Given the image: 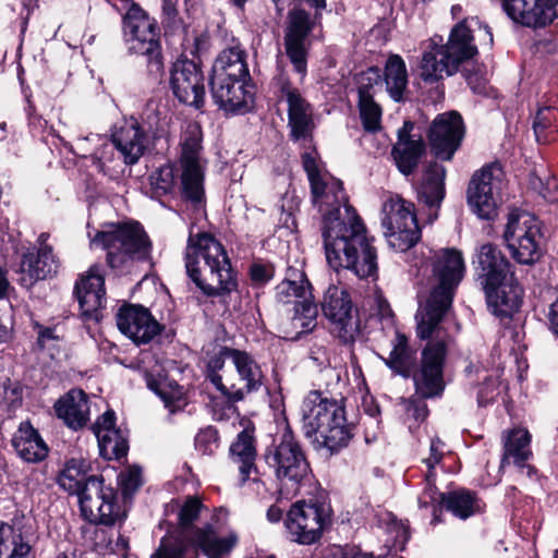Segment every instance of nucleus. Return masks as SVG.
Listing matches in <instances>:
<instances>
[{"mask_svg":"<svg viewBox=\"0 0 558 558\" xmlns=\"http://www.w3.org/2000/svg\"><path fill=\"white\" fill-rule=\"evenodd\" d=\"M303 168L307 173L313 203L330 205L324 215L322 236L327 263L335 270H352L359 278H378L376 250L369 244L366 229L355 209L348 204L342 182L330 177L327 183L319 173L315 157L302 155Z\"/></svg>","mask_w":558,"mask_h":558,"instance_id":"1","label":"nucleus"},{"mask_svg":"<svg viewBox=\"0 0 558 558\" xmlns=\"http://www.w3.org/2000/svg\"><path fill=\"white\" fill-rule=\"evenodd\" d=\"M471 264L488 311L500 319H511L523 304L524 291L509 258L497 244L486 242L475 248Z\"/></svg>","mask_w":558,"mask_h":558,"instance_id":"2","label":"nucleus"},{"mask_svg":"<svg viewBox=\"0 0 558 558\" xmlns=\"http://www.w3.org/2000/svg\"><path fill=\"white\" fill-rule=\"evenodd\" d=\"M186 274L207 296L230 293L238 282L230 259L211 234H190L185 251Z\"/></svg>","mask_w":558,"mask_h":558,"instance_id":"3","label":"nucleus"},{"mask_svg":"<svg viewBox=\"0 0 558 558\" xmlns=\"http://www.w3.org/2000/svg\"><path fill=\"white\" fill-rule=\"evenodd\" d=\"M448 344L445 340L426 342L421 351L420 362L412 348H393L388 359V366L403 378H412L415 393L422 399L440 398L446 388L445 365Z\"/></svg>","mask_w":558,"mask_h":558,"instance_id":"4","label":"nucleus"},{"mask_svg":"<svg viewBox=\"0 0 558 558\" xmlns=\"http://www.w3.org/2000/svg\"><path fill=\"white\" fill-rule=\"evenodd\" d=\"M303 422L305 435L314 436L317 449L332 454L349 444L351 434L343 405L337 400L323 398L319 391H312L305 399Z\"/></svg>","mask_w":558,"mask_h":558,"instance_id":"5","label":"nucleus"},{"mask_svg":"<svg viewBox=\"0 0 558 558\" xmlns=\"http://www.w3.org/2000/svg\"><path fill=\"white\" fill-rule=\"evenodd\" d=\"M92 245L106 250L107 264L120 272H131L138 264L151 265V243L138 222L110 225L96 233Z\"/></svg>","mask_w":558,"mask_h":558,"instance_id":"6","label":"nucleus"},{"mask_svg":"<svg viewBox=\"0 0 558 558\" xmlns=\"http://www.w3.org/2000/svg\"><path fill=\"white\" fill-rule=\"evenodd\" d=\"M502 239L519 265L534 266L546 253L544 222L525 210L513 208L509 211Z\"/></svg>","mask_w":558,"mask_h":558,"instance_id":"7","label":"nucleus"},{"mask_svg":"<svg viewBox=\"0 0 558 558\" xmlns=\"http://www.w3.org/2000/svg\"><path fill=\"white\" fill-rule=\"evenodd\" d=\"M265 461L274 470L281 485L294 489H298L311 474L305 451L289 425H286L267 448Z\"/></svg>","mask_w":558,"mask_h":558,"instance_id":"8","label":"nucleus"},{"mask_svg":"<svg viewBox=\"0 0 558 558\" xmlns=\"http://www.w3.org/2000/svg\"><path fill=\"white\" fill-rule=\"evenodd\" d=\"M202 128L197 123L186 125L181 140V194L185 201L195 206L204 204L205 199V167L202 158Z\"/></svg>","mask_w":558,"mask_h":558,"instance_id":"9","label":"nucleus"},{"mask_svg":"<svg viewBox=\"0 0 558 558\" xmlns=\"http://www.w3.org/2000/svg\"><path fill=\"white\" fill-rule=\"evenodd\" d=\"M123 34L129 50L146 57L151 73H161L163 62L157 23L136 3H132L123 17Z\"/></svg>","mask_w":558,"mask_h":558,"instance_id":"10","label":"nucleus"},{"mask_svg":"<svg viewBox=\"0 0 558 558\" xmlns=\"http://www.w3.org/2000/svg\"><path fill=\"white\" fill-rule=\"evenodd\" d=\"M203 510L205 506L198 497H185L179 505L178 530L174 532L187 536L191 545L199 546L209 558H220L232 548L234 542L230 538H219L210 523L194 527Z\"/></svg>","mask_w":558,"mask_h":558,"instance_id":"11","label":"nucleus"},{"mask_svg":"<svg viewBox=\"0 0 558 558\" xmlns=\"http://www.w3.org/2000/svg\"><path fill=\"white\" fill-rule=\"evenodd\" d=\"M504 170L498 161L476 170L466 187V204L478 219L494 221L498 216V194Z\"/></svg>","mask_w":558,"mask_h":558,"instance_id":"12","label":"nucleus"},{"mask_svg":"<svg viewBox=\"0 0 558 558\" xmlns=\"http://www.w3.org/2000/svg\"><path fill=\"white\" fill-rule=\"evenodd\" d=\"M77 496L81 514L87 522L111 526L124 518L116 490L100 475H90Z\"/></svg>","mask_w":558,"mask_h":558,"instance_id":"13","label":"nucleus"},{"mask_svg":"<svg viewBox=\"0 0 558 558\" xmlns=\"http://www.w3.org/2000/svg\"><path fill=\"white\" fill-rule=\"evenodd\" d=\"M465 272L464 258L461 251L445 248L432 264L433 277L437 284L430 292L433 303L439 308V318L444 317L452 304L456 291Z\"/></svg>","mask_w":558,"mask_h":558,"instance_id":"14","label":"nucleus"},{"mask_svg":"<svg viewBox=\"0 0 558 558\" xmlns=\"http://www.w3.org/2000/svg\"><path fill=\"white\" fill-rule=\"evenodd\" d=\"M330 520V508L324 504L298 501L291 506L286 527L293 542L311 545L317 542Z\"/></svg>","mask_w":558,"mask_h":558,"instance_id":"15","label":"nucleus"},{"mask_svg":"<svg viewBox=\"0 0 558 558\" xmlns=\"http://www.w3.org/2000/svg\"><path fill=\"white\" fill-rule=\"evenodd\" d=\"M319 17V12H316L312 17L310 13L301 8H294L288 13L284 31L286 53L294 70L301 75L306 73L307 53L311 46L310 34Z\"/></svg>","mask_w":558,"mask_h":558,"instance_id":"16","label":"nucleus"},{"mask_svg":"<svg viewBox=\"0 0 558 558\" xmlns=\"http://www.w3.org/2000/svg\"><path fill=\"white\" fill-rule=\"evenodd\" d=\"M464 135L465 124L460 112L450 110L438 113L427 130L430 151L437 159L451 161Z\"/></svg>","mask_w":558,"mask_h":558,"instance_id":"17","label":"nucleus"},{"mask_svg":"<svg viewBox=\"0 0 558 558\" xmlns=\"http://www.w3.org/2000/svg\"><path fill=\"white\" fill-rule=\"evenodd\" d=\"M276 299L283 304L294 305L293 324L307 332L315 327L317 306L312 301L311 283L303 274L298 279H287L276 287Z\"/></svg>","mask_w":558,"mask_h":558,"instance_id":"18","label":"nucleus"},{"mask_svg":"<svg viewBox=\"0 0 558 558\" xmlns=\"http://www.w3.org/2000/svg\"><path fill=\"white\" fill-rule=\"evenodd\" d=\"M223 354L231 360L238 373V380L231 373L228 379V397L227 401L231 404L242 401L245 396L256 391L262 386L263 374L259 365L245 351L223 347Z\"/></svg>","mask_w":558,"mask_h":558,"instance_id":"19","label":"nucleus"},{"mask_svg":"<svg viewBox=\"0 0 558 558\" xmlns=\"http://www.w3.org/2000/svg\"><path fill=\"white\" fill-rule=\"evenodd\" d=\"M170 86L180 102L196 109L204 106V75L196 62L187 59L177 60L171 70Z\"/></svg>","mask_w":558,"mask_h":558,"instance_id":"20","label":"nucleus"},{"mask_svg":"<svg viewBox=\"0 0 558 558\" xmlns=\"http://www.w3.org/2000/svg\"><path fill=\"white\" fill-rule=\"evenodd\" d=\"M322 310L343 342L353 341L357 333V324L352 315L351 296L343 287L333 284L328 287L324 294Z\"/></svg>","mask_w":558,"mask_h":558,"instance_id":"21","label":"nucleus"},{"mask_svg":"<svg viewBox=\"0 0 558 558\" xmlns=\"http://www.w3.org/2000/svg\"><path fill=\"white\" fill-rule=\"evenodd\" d=\"M501 8L513 23L534 29L558 17V0H501Z\"/></svg>","mask_w":558,"mask_h":558,"instance_id":"22","label":"nucleus"},{"mask_svg":"<svg viewBox=\"0 0 558 558\" xmlns=\"http://www.w3.org/2000/svg\"><path fill=\"white\" fill-rule=\"evenodd\" d=\"M117 326L136 344L148 343L160 332L158 322L141 305L122 306L117 314Z\"/></svg>","mask_w":558,"mask_h":558,"instance_id":"23","label":"nucleus"},{"mask_svg":"<svg viewBox=\"0 0 558 558\" xmlns=\"http://www.w3.org/2000/svg\"><path fill=\"white\" fill-rule=\"evenodd\" d=\"M281 92L288 104V125L291 138L295 142H311L315 128L313 106L289 84L283 85Z\"/></svg>","mask_w":558,"mask_h":558,"instance_id":"24","label":"nucleus"},{"mask_svg":"<svg viewBox=\"0 0 558 558\" xmlns=\"http://www.w3.org/2000/svg\"><path fill=\"white\" fill-rule=\"evenodd\" d=\"M104 286L105 278L98 265H93L75 284L74 291L82 315L87 319L98 322L101 318V308L106 302Z\"/></svg>","mask_w":558,"mask_h":558,"instance_id":"25","label":"nucleus"},{"mask_svg":"<svg viewBox=\"0 0 558 558\" xmlns=\"http://www.w3.org/2000/svg\"><path fill=\"white\" fill-rule=\"evenodd\" d=\"M210 92L215 104L227 112L244 113L253 104L251 86L235 80H222L218 83L217 75L211 74Z\"/></svg>","mask_w":558,"mask_h":558,"instance_id":"26","label":"nucleus"},{"mask_svg":"<svg viewBox=\"0 0 558 558\" xmlns=\"http://www.w3.org/2000/svg\"><path fill=\"white\" fill-rule=\"evenodd\" d=\"M414 126L413 121L405 120L402 128L398 131V146L392 148L397 168L404 175H410L415 171L426 151V145L422 135H412Z\"/></svg>","mask_w":558,"mask_h":558,"instance_id":"27","label":"nucleus"},{"mask_svg":"<svg viewBox=\"0 0 558 558\" xmlns=\"http://www.w3.org/2000/svg\"><path fill=\"white\" fill-rule=\"evenodd\" d=\"M473 41L474 36L468 25V19H463L452 27L447 44L439 46L442 57L451 59V72H448V76L458 73L464 62L478 54V49Z\"/></svg>","mask_w":558,"mask_h":558,"instance_id":"28","label":"nucleus"},{"mask_svg":"<svg viewBox=\"0 0 558 558\" xmlns=\"http://www.w3.org/2000/svg\"><path fill=\"white\" fill-rule=\"evenodd\" d=\"M113 146L123 157L124 165H135L144 155L148 137L135 119L124 121L111 135Z\"/></svg>","mask_w":558,"mask_h":558,"instance_id":"29","label":"nucleus"},{"mask_svg":"<svg viewBox=\"0 0 558 558\" xmlns=\"http://www.w3.org/2000/svg\"><path fill=\"white\" fill-rule=\"evenodd\" d=\"M59 263L52 253V247L45 245L39 247L36 255L31 252L23 255L19 282L22 287L29 289L36 281L45 280L56 275Z\"/></svg>","mask_w":558,"mask_h":558,"instance_id":"30","label":"nucleus"},{"mask_svg":"<svg viewBox=\"0 0 558 558\" xmlns=\"http://www.w3.org/2000/svg\"><path fill=\"white\" fill-rule=\"evenodd\" d=\"M441 500L446 511L462 521L486 511V504L478 493L462 486L442 493Z\"/></svg>","mask_w":558,"mask_h":558,"instance_id":"31","label":"nucleus"},{"mask_svg":"<svg viewBox=\"0 0 558 558\" xmlns=\"http://www.w3.org/2000/svg\"><path fill=\"white\" fill-rule=\"evenodd\" d=\"M56 415L64 424L77 430L89 421V405L87 395L82 389H71L54 403Z\"/></svg>","mask_w":558,"mask_h":558,"instance_id":"32","label":"nucleus"},{"mask_svg":"<svg viewBox=\"0 0 558 558\" xmlns=\"http://www.w3.org/2000/svg\"><path fill=\"white\" fill-rule=\"evenodd\" d=\"M255 428L246 426L236 436V439L230 447L231 459L238 465L240 472V481L245 484L250 474H257L256 461V446H255Z\"/></svg>","mask_w":558,"mask_h":558,"instance_id":"33","label":"nucleus"},{"mask_svg":"<svg viewBox=\"0 0 558 558\" xmlns=\"http://www.w3.org/2000/svg\"><path fill=\"white\" fill-rule=\"evenodd\" d=\"M211 74L217 75L218 83L222 80H235L247 85L250 72L244 51L239 47L222 50L215 60Z\"/></svg>","mask_w":558,"mask_h":558,"instance_id":"34","label":"nucleus"},{"mask_svg":"<svg viewBox=\"0 0 558 558\" xmlns=\"http://www.w3.org/2000/svg\"><path fill=\"white\" fill-rule=\"evenodd\" d=\"M446 168L437 161H430L424 171L417 187V198L428 208H439L446 196Z\"/></svg>","mask_w":558,"mask_h":558,"instance_id":"35","label":"nucleus"},{"mask_svg":"<svg viewBox=\"0 0 558 558\" xmlns=\"http://www.w3.org/2000/svg\"><path fill=\"white\" fill-rule=\"evenodd\" d=\"M12 445L17 454L28 463L43 461L49 451L44 439L28 422L20 424L13 436Z\"/></svg>","mask_w":558,"mask_h":558,"instance_id":"36","label":"nucleus"},{"mask_svg":"<svg viewBox=\"0 0 558 558\" xmlns=\"http://www.w3.org/2000/svg\"><path fill=\"white\" fill-rule=\"evenodd\" d=\"M531 435L526 429H511L504 442V453L500 463L501 468L509 464L511 458L517 466L524 468L526 461L532 456V452L529 449Z\"/></svg>","mask_w":558,"mask_h":558,"instance_id":"37","label":"nucleus"},{"mask_svg":"<svg viewBox=\"0 0 558 558\" xmlns=\"http://www.w3.org/2000/svg\"><path fill=\"white\" fill-rule=\"evenodd\" d=\"M408 83L404 60L399 54L390 53L386 59V92L396 102H403Z\"/></svg>","mask_w":558,"mask_h":558,"instance_id":"38","label":"nucleus"},{"mask_svg":"<svg viewBox=\"0 0 558 558\" xmlns=\"http://www.w3.org/2000/svg\"><path fill=\"white\" fill-rule=\"evenodd\" d=\"M90 464L88 461L82 458H72L68 460L63 469L59 472L57 482L59 486L70 494L77 495L85 481L90 476Z\"/></svg>","mask_w":558,"mask_h":558,"instance_id":"39","label":"nucleus"},{"mask_svg":"<svg viewBox=\"0 0 558 558\" xmlns=\"http://www.w3.org/2000/svg\"><path fill=\"white\" fill-rule=\"evenodd\" d=\"M532 129L538 144L546 145L556 141L558 135V109L554 106L538 107L533 117Z\"/></svg>","mask_w":558,"mask_h":558,"instance_id":"40","label":"nucleus"},{"mask_svg":"<svg viewBox=\"0 0 558 558\" xmlns=\"http://www.w3.org/2000/svg\"><path fill=\"white\" fill-rule=\"evenodd\" d=\"M199 546L191 545L187 536L171 532L160 541L151 558H196Z\"/></svg>","mask_w":558,"mask_h":558,"instance_id":"41","label":"nucleus"},{"mask_svg":"<svg viewBox=\"0 0 558 558\" xmlns=\"http://www.w3.org/2000/svg\"><path fill=\"white\" fill-rule=\"evenodd\" d=\"M440 45L432 44L428 50H425L421 59V77L425 83H436L442 78V72L448 75L451 72V59H445Z\"/></svg>","mask_w":558,"mask_h":558,"instance_id":"42","label":"nucleus"},{"mask_svg":"<svg viewBox=\"0 0 558 558\" xmlns=\"http://www.w3.org/2000/svg\"><path fill=\"white\" fill-rule=\"evenodd\" d=\"M387 206L389 213H386V229L407 227V225L414 227V223H418L415 206L412 202L405 201L397 194H390L386 199Z\"/></svg>","mask_w":558,"mask_h":558,"instance_id":"43","label":"nucleus"},{"mask_svg":"<svg viewBox=\"0 0 558 558\" xmlns=\"http://www.w3.org/2000/svg\"><path fill=\"white\" fill-rule=\"evenodd\" d=\"M410 538L409 520H398L393 512L386 510V548L403 551Z\"/></svg>","mask_w":558,"mask_h":558,"instance_id":"44","label":"nucleus"},{"mask_svg":"<svg viewBox=\"0 0 558 558\" xmlns=\"http://www.w3.org/2000/svg\"><path fill=\"white\" fill-rule=\"evenodd\" d=\"M359 108L363 128L366 132L373 133L381 129V108L374 101L373 95L367 88L359 89Z\"/></svg>","mask_w":558,"mask_h":558,"instance_id":"45","label":"nucleus"},{"mask_svg":"<svg viewBox=\"0 0 558 558\" xmlns=\"http://www.w3.org/2000/svg\"><path fill=\"white\" fill-rule=\"evenodd\" d=\"M97 440L100 454L107 460L121 459L128 453V440L120 429L100 432Z\"/></svg>","mask_w":558,"mask_h":558,"instance_id":"46","label":"nucleus"},{"mask_svg":"<svg viewBox=\"0 0 558 558\" xmlns=\"http://www.w3.org/2000/svg\"><path fill=\"white\" fill-rule=\"evenodd\" d=\"M386 238L391 248L397 252H407L415 246L422 238L418 223L414 227L408 226L393 229H386Z\"/></svg>","mask_w":558,"mask_h":558,"instance_id":"47","label":"nucleus"},{"mask_svg":"<svg viewBox=\"0 0 558 558\" xmlns=\"http://www.w3.org/2000/svg\"><path fill=\"white\" fill-rule=\"evenodd\" d=\"M227 354H223V347L219 350V352L213 355L206 367V378L216 387L217 390L221 392V395L227 399L228 397V379L226 377H230L231 373L225 371V362Z\"/></svg>","mask_w":558,"mask_h":558,"instance_id":"48","label":"nucleus"},{"mask_svg":"<svg viewBox=\"0 0 558 558\" xmlns=\"http://www.w3.org/2000/svg\"><path fill=\"white\" fill-rule=\"evenodd\" d=\"M149 183L156 196L170 193L175 184L174 168L171 165L161 166L150 174Z\"/></svg>","mask_w":558,"mask_h":558,"instance_id":"49","label":"nucleus"},{"mask_svg":"<svg viewBox=\"0 0 558 558\" xmlns=\"http://www.w3.org/2000/svg\"><path fill=\"white\" fill-rule=\"evenodd\" d=\"M101 523L87 522L82 526V535L87 546L95 550L107 549L111 544V537Z\"/></svg>","mask_w":558,"mask_h":558,"instance_id":"50","label":"nucleus"},{"mask_svg":"<svg viewBox=\"0 0 558 558\" xmlns=\"http://www.w3.org/2000/svg\"><path fill=\"white\" fill-rule=\"evenodd\" d=\"M426 316L427 319H422L418 322L416 327V335L421 340H427V342H433L430 340L432 335L435 329L438 327L444 317L439 318V308L436 304L433 303V300L429 299L426 305Z\"/></svg>","mask_w":558,"mask_h":558,"instance_id":"51","label":"nucleus"},{"mask_svg":"<svg viewBox=\"0 0 558 558\" xmlns=\"http://www.w3.org/2000/svg\"><path fill=\"white\" fill-rule=\"evenodd\" d=\"M147 385L151 390L159 395L165 403V407L169 409L171 414L185 408L186 400L183 397V392L180 388L168 392L161 387L160 384H157L155 380H148Z\"/></svg>","mask_w":558,"mask_h":558,"instance_id":"52","label":"nucleus"},{"mask_svg":"<svg viewBox=\"0 0 558 558\" xmlns=\"http://www.w3.org/2000/svg\"><path fill=\"white\" fill-rule=\"evenodd\" d=\"M22 403V388L17 383H12L9 378L0 380V407L10 411Z\"/></svg>","mask_w":558,"mask_h":558,"instance_id":"53","label":"nucleus"},{"mask_svg":"<svg viewBox=\"0 0 558 558\" xmlns=\"http://www.w3.org/2000/svg\"><path fill=\"white\" fill-rule=\"evenodd\" d=\"M119 484L124 498H130L142 485V470L130 466L119 474Z\"/></svg>","mask_w":558,"mask_h":558,"instance_id":"54","label":"nucleus"},{"mask_svg":"<svg viewBox=\"0 0 558 558\" xmlns=\"http://www.w3.org/2000/svg\"><path fill=\"white\" fill-rule=\"evenodd\" d=\"M461 74L474 94L487 95V80L476 64L471 68L463 66Z\"/></svg>","mask_w":558,"mask_h":558,"instance_id":"55","label":"nucleus"},{"mask_svg":"<svg viewBox=\"0 0 558 558\" xmlns=\"http://www.w3.org/2000/svg\"><path fill=\"white\" fill-rule=\"evenodd\" d=\"M161 11L162 24L167 32L177 33L184 31L183 21L179 16L177 5L172 0H163Z\"/></svg>","mask_w":558,"mask_h":558,"instance_id":"56","label":"nucleus"},{"mask_svg":"<svg viewBox=\"0 0 558 558\" xmlns=\"http://www.w3.org/2000/svg\"><path fill=\"white\" fill-rule=\"evenodd\" d=\"M218 432L213 426L201 429L195 437V447L203 454H211L218 447Z\"/></svg>","mask_w":558,"mask_h":558,"instance_id":"57","label":"nucleus"},{"mask_svg":"<svg viewBox=\"0 0 558 558\" xmlns=\"http://www.w3.org/2000/svg\"><path fill=\"white\" fill-rule=\"evenodd\" d=\"M113 163L112 149L108 145H105L100 150V155L94 158V165L104 174L114 177L120 171L117 169V165Z\"/></svg>","mask_w":558,"mask_h":558,"instance_id":"58","label":"nucleus"},{"mask_svg":"<svg viewBox=\"0 0 558 558\" xmlns=\"http://www.w3.org/2000/svg\"><path fill=\"white\" fill-rule=\"evenodd\" d=\"M275 275V268L272 264L254 263L250 268L251 280L256 286H263L267 283Z\"/></svg>","mask_w":558,"mask_h":558,"instance_id":"59","label":"nucleus"},{"mask_svg":"<svg viewBox=\"0 0 558 558\" xmlns=\"http://www.w3.org/2000/svg\"><path fill=\"white\" fill-rule=\"evenodd\" d=\"M116 425V416L113 411H106L93 425V430L98 438L100 432L105 433V430H117Z\"/></svg>","mask_w":558,"mask_h":558,"instance_id":"60","label":"nucleus"},{"mask_svg":"<svg viewBox=\"0 0 558 558\" xmlns=\"http://www.w3.org/2000/svg\"><path fill=\"white\" fill-rule=\"evenodd\" d=\"M21 538V535H15L12 532V536L10 537V541H12V546H9V558L16 557V558H23L25 557L31 547L26 543L17 542Z\"/></svg>","mask_w":558,"mask_h":558,"instance_id":"61","label":"nucleus"},{"mask_svg":"<svg viewBox=\"0 0 558 558\" xmlns=\"http://www.w3.org/2000/svg\"><path fill=\"white\" fill-rule=\"evenodd\" d=\"M546 318L548 330L558 339V296L549 304Z\"/></svg>","mask_w":558,"mask_h":558,"instance_id":"62","label":"nucleus"},{"mask_svg":"<svg viewBox=\"0 0 558 558\" xmlns=\"http://www.w3.org/2000/svg\"><path fill=\"white\" fill-rule=\"evenodd\" d=\"M240 485L243 487H247L251 492H253L256 496L263 497L267 493L266 485L262 477L259 476V473L257 474H250V478L245 484H242L240 482Z\"/></svg>","mask_w":558,"mask_h":558,"instance_id":"63","label":"nucleus"},{"mask_svg":"<svg viewBox=\"0 0 558 558\" xmlns=\"http://www.w3.org/2000/svg\"><path fill=\"white\" fill-rule=\"evenodd\" d=\"M13 530L10 525L2 524L0 526V558H9V546H12V541L10 537L12 536Z\"/></svg>","mask_w":558,"mask_h":558,"instance_id":"64","label":"nucleus"}]
</instances>
